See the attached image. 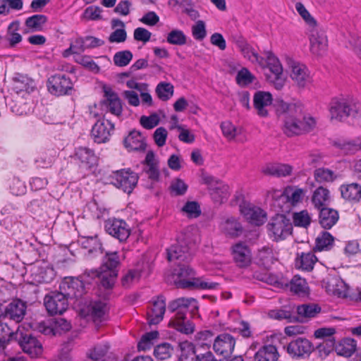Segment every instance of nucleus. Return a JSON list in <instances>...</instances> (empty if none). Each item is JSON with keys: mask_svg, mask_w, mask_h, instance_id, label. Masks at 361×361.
Here are the masks:
<instances>
[{"mask_svg": "<svg viewBox=\"0 0 361 361\" xmlns=\"http://www.w3.org/2000/svg\"><path fill=\"white\" fill-rule=\"evenodd\" d=\"M277 114L282 121V130L288 137L307 134L314 130L317 121L314 117L304 113L300 103L277 100L275 103Z\"/></svg>", "mask_w": 361, "mask_h": 361, "instance_id": "obj_1", "label": "nucleus"}, {"mask_svg": "<svg viewBox=\"0 0 361 361\" xmlns=\"http://www.w3.org/2000/svg\"><path fill=\"white\" fill-rule=\"evenodd\" d=\"M168 309L172 312H176L175 317L169 323L171 327L187 335L194 332L195 325L186 319L185 314L188 312H190L192 316L197 313L199 306L195 298H177L169 302Z\"/></svg>", "mask_w": 361, "mask_h": 361, "instance_id": "obj_2", "label": "nucleus"}, {"mask_svg": "<svg viewBox=\"0 0 361 361\" xmlns=\"http://www.w3.org/2000/svg\"><path fill=\"white\" fill-rule=\"evenodd\" d=\"M123 257L118 252H106L99 269L86 270L84 278L87 276L97 279L96 282L100 283L104 288H111L118 276V267Z\"/></svg>", "mask_w": 361, "mask_h": 361, "instance_id": "obj_3", "label": "nucleus"}, {"mask_svg": "<svg viewBox=\"0 0 361 361\" xmlns=\"http://www.w3.org/2000/svg\"><path fill=\"white\" fill-rule=\"evenodd\" d=\"M174 281L178 287L188 289L212 290L219 286L203 277H195V271L187 264L178 262L173 271Z\"/></svg>", "mask_w": 361, "mask_h": 361, "instance_id": "obj_4", "label": "nucleus"}, {"mask_svg": "<svg viewBox=\"0 0 361 361\" xmlns=\"http://www.w3.org/2000/svg\"><path fill=\"white\" fill-rule=\"evenodd\" d=\"M197 231L195 227L189 226L178 235L176 243L166 250L169 262H187L190 259V250L197 241Z\"/></svg>", "mask_w": 361, "mask_h": 361, "instance_id": "obj_5", "label": "nucleus"}, {"mask_svg": "<svg viewBox=\"0 0 361 361\" xmlns=\"http://www.w3.org/2000/svg\"><path fill=\"white\" fill-rule=\"evenodd\" d=\"M331 119L343 121L347 118H361V103L349 98H333L329 106Z\"/></svg>", "mask_w": 361, "mask_h": 361, "instance_id": "obj_6", "label": "nucleus"}, {"mask_svg": "<svg viewBox=\"0 0 361 361\" xmlns=\"http://www.w3.org/2000/svg\"><path fill=\"white\" fill-rule=\"evenodd\" d=\"M138 176L130 169H121L113 171L106 177V181L123 192L130 194L136 186Z\"/></svg>", "mask_w": 361, "mask_h": 361, "instance_id": "obj_7", "label": "nucleus"}, {"mask_svg": "<svg viewBox=\"0 0 361 361\" xmlns=\"http://www.w3.org/2000/svg\"><path fill=\"white\" fill-rule=\"evenodd\" d=\"M267 228L269 237L277 242L291 234L293 225L285 215L276 214L269 220Z\"/></svg>", "mask_w": 361, "mask_h": 361, "instance_id": "obj_8", "label": "nucleus"}, {"mask_svg": "<svg viewBox=\"0 0 361 361\" xmlns=\"http://www.w3.org/2000/svg\"><path fill=\"white\" fill-rule=\"evenodd\" d=\"M82 280L78 278L68 277L65 278L60 283V293L64 295V297L68 299H79L85 293V283H90L91 277L87 276L84 278V274L80 276Z\"/></svg>", "mask_w": 361, "mask_h": 361, "instance_id": "obj_9", "label": "nucleus"}, {"mask_svg": "<svg viewBox=\"0 0 361 361\" xmlns=\"http://www.w3.org/2000/svg\"><path fill=\"white\" fill-rule=\"evenodd\" d=\"M203 184H205L209 191L212 200L216 203H223L229 196V187L221 180L203 172L201 175Z\"/></svg>", "mask_w": 361, "mask_h": 361, "instance_id": "obj_10", "label": "nucleus"}, {"mask_svg": "<svg viewBox=\"0 0 361 361\" xmlns=\"http://www.w3.org/2000/svg\"><path fill=\"white\" fill-rule=\"evenodd\" d=\"M48 91L55 96L71 94L73 89V83L69 76L56 73L51 75L47 80Z\"/></svg>", "mask_w": 361, "mask_h": 361, "instance_id": "obj_11", "label": "nucleus"}, {"mask_svg": "<svg viewBox=\"0 0 361 361\" xmlns=\"http://www.w3.org/2000/svg\"><path fill=\"white\" fill-rule=\"evenodd\" d=\"M15 341L21 347L23 350L31 357H37L42 355L43 348L42 343L30 334H24L18 328L15 332Z\"/></svg>", "mask_w": 361, "mask_h": 361, "instance_id": "obj_12", "label": "nucleus"}, {"mask_svg": "<svg viewBox=\"0 0 361 361\" xmlns=\"http://www.w3.org/2000/svg\"><path fill=\"white\" fill-rule=\"evenodd\" d=\"M284 348L293 358H305L314 350L312 343L308 339L300 337L293 339Z\"/></svg>", "mask_w": 361, "mask_h": 361, "instance_id": "obj_13", "label": "nucleus"}, {"mask_svg": "<svg viewBox=\"0 0 361 361\" xmlns=\"http://www.w3.org/2000/svg\"><path fill=\"white\" fill-rule=\"evenodd\" d=\"M268 54L269 64L265 69H268L271 75L267 76V79L276 90H280L285 84V79L283 77V67L279 59L274 54Z\"/></svg>", "mask_w": 361, "mask_h": 361, "instance_id": "obj_14", "label": "nucleus"}, {"mask_svg": "<svg viewBox=\"0 0 361 361\" xmlns=\"http://www.w3.org/2000/svg\"><path fill=\"white\" fill-rule=\"evenodd\" d=\"M306 190L298 186L289 185L284 188L283 191L271 190L268 195L272 198L276 197H285L286 200L292 206H296L301 203L305 195Z\"/></svg>", "mask_w": 361, "mask_h": 361, "instance_id": "obj_15", "label": "nucleus"}, {"mask_svg": "<svg viewBox=\"0 0 361 361\" xmlns=\"http://www.w3.org/2000/svg\"><path fill=\"white\" fill-rule=\"evenodd\" d=\"M287 65L290 71L291 79L300 87H305L310 82L311 78L307 66L290 58L287 59Z\"/></svg>", "mask_w": 361, "mask_h": 361, "instance_id": "obj_16", "label": "nucleus"}, {"mask_svg": "<svg viewBox=\"0 0 361 361\" xmlns=\"http://www.w3.org/2000/svg\"><path fill=\"white\" fill-rule=\"evenodd\" d=\"M44 306L50 314H61L68 308V300L59 292L47 295L44 300Z\"/></svg>", "mask_w": 361, "mask_h": 361, "instance_id": "obj_17", "label": "nucleus"}, {"mask_svg": "<svg viewBox=\"0 0 361 361\" xmlns=\"http://www.w3.org/2000/svg\"><path fill=\"white\" fill-rule=\"evenodd\" d=\"M114 125L104 118L99 119L92 128L91 135L97 143H105L109 140Z\"/></svg>", "mask_w": 361, "mask_h": 361, "instance_id": "obj_18", "label": "nucleus"}, {"mask_svg": "<svg viewBox=\"0 0 361 361\" xmlns=\"http://www.w3.org/2000/svg\"><path fill=\"white\" fill-rule=\"evenodd\" d=\"M105 231L119 241H125L130 234V229L122 219H109L105 221Z\"/></svg>", "mask_w": 361, "mask_h": 361, "instance_id": "obj_19", "label": "nucleus"}, {"mask_svg": "<svg viewBox=\"0 0 361 361\" xmlns=\"http://www.w3.org/2000/svg\"><path fill=\"white\" fill-rule=\"evenodd\" d=\"M240 211L249 223L255 226L262 225L267 219V213L260 207L250 203L241 204Z\"/></svg>", "mask_w": 361, "mask_h": 361, "instance_id": "obj_20", "label": "nucleus"}, {"mask_svg": "<svg viewBox=\"0 0 361 361\" xmlns=\"http://www.w3.org/2000/svg\"><path fill=\"white\" fill-rule=\"evenodd\" d=\"M235 345V340L233 336L228 334H222L214 339L213 349L216 353L226 357L233 353Z\"/></svg>", "mask_w": 361, "mask_h": 361, "instance_id": "obj_21", "label": "nucleus"}, {"mask_svg": "<svg viewBox=\"0 0 361 361\" xmlns=\"http://www.w3.org/2000/svg\"><path fill=\"white\" fill-rule=\"evenodd\" d=\"M239 47L245 58L251 63L259 65L263 69H265L269 64L268 54H274L270 51H266L263 53L264 56H261L252 46L245 42L239 44Z\"/></svg>", "mask_w": 361, "mask_h": 361, "instance_id": "obj_22", "label": "nucleus"}, {"mask_svg": "<svg viewBox=\"0 0 361 361\" xmlns=\"http://www.w3.org/2000/svg\"><path fill=\"white\" fill-rule=\"evenodd\" d=\"M310 51L317 56L324 55L328 47L326 36L322 32H319L314 27L310 31Z\"/></svg>", "mask_w": 361, "mask_h": 361, "instance_id": "obj_23", "label": "nucleus"}, {"mask_svg": "<svg viewBox=\"0 0 361 361\" xmlns=\"http://www.w3.org/2000/svg\"><path fill=\"white\" fill-rule=\"evenodd\" d=\"M73 159L80 163V166L91 169L97 164V157L94 151L86 147L75 148Z\"/></svg>", "mask_w": 361, "mask_h": 361, "instance_id": "obj_24", "label": "nucleus"}, {"mask_svg": "<svg viewBox=\"0 0 361 361\" xmlns=\"http://www.w3.org/2000/svg\"><path fill=\"white\" fill-rule=\"evenodd\" d=\"M233 259L240 267L249 266L252 261V255L250 247L245 243L239 242L232 247Z\"/></svg>", "mask_w": 361, "mask_h": 361, "instance_id": "obj_25", "label": "nucleus"}, {"mask_svg": "<svg viewBox=\"0 0 361 361\" xmlns=\"http://www.w3.org/2000/svg\"><path fill=\"white\" fill-rule=\"evenodd\" d=\"M272 95L268 92L257 91L253 97V105L257 114L266 117L269 114L268 108L271 105Z\"/></svg>", "mask_w": 361, "mask_h": 361, "instance_id": "obj_26", "label": "nucleus"}, {"mask_svg": "<svg viewBox=\"0 0 361 361\" xmlns=\"http://www.w3.org/2000/svg\"><path fill=\"white\" fill-rule=\"evenodd\" d=\"M166 310V302L163 296H159L153 301L151 308L147 311L148 323L157 324L162 319Z\"/></svg>", "mask_w": 361, "mask_h": 361, "instance_id": "obj_27", "label": "nucleus"}, {"mask_svg": "<svg viewBox=\"0 0 361 361\" xmlns=\"http://www.w3.org/2000/svg\"><path fill=\"white\" fill-rule=\"evenodd\" d=\"M37 87L35 81L26 75L15 73L13 78V90L18 94L32 92Z\"/></svg>", "mask_w": 361, "mask_h": 361, "instance_id": "obj_28", "label": "nucleus"}, {"mask_svg": "<svg viewBox=\"0 0 361 361\" xmlns=\"http://www.w3.org/2000/svg\"><path fill=\"white\" fill-rule=\"evenodd\" d=\"M105 100L104 103L114 115L119 116L123 111L122 103L118 94L110 87H104Z\"/></svg>", "mask_w": 361, "mask_h": 361, "instance_id": "obj_29", "label": "nucleus"}, {"mask_svg": "<svg viewBox=\"0 0 361 361\" xmlns=\"http://www.w3.org/2000/svg\"><path fill=\"white\" fill-rule=\"evenodd\" d=\"M26 311L25 304L20 300H15L5 308L4 317L20 322L24 317Z\"/></svg>", "mask_w": 361, "mask_h": 361, "instance_id": "obj_30", "label": "nucleus"}, {"mask_svg": "<svg viewBox=\"0 0 361 361\" xmlns=\"http://www.w3.org/2000/svg\"><path fill=\"white\" fill-rule=\"evenodd\" d=\"M341 197L351 203H357L361 200V185L357 183L342 184L339 187Z\"/></svg>", "mask_w": 361, "mask_h": 361, "instance_id": "obj_31", "label": "nucleus"}, {"mask_svg": "<svg viewBox=\"0 0 361 361\" xmlns=\"http://www.w3.org/2000/svg\"><path fill=\"white\" fill-rule=\"evenodd\" d=\"M109 307L105 302L95 300L87 306V314L90 315L95 322L105 321L108 318Z\"/></svg>", "mask_w": 361, "mask_h": 361, "instance_id": "obj_32", "label": "nucleus"}, {"mask_svg": "<svg viewBox=\"0 0 361 361\" xmlns=\"http://www.w3.org/2000/svg\"><path fill=\"white\" fill-rule=\"evenodd\" d=\"M324 287L329 295L345 297L346 289L344 282L337 276H329L324 280Z\"/></svg>", "mask_w": 361, "mask_h": 361, "instance_id": "obj_33", "label": "nucleus"}, {"mask_svg": "<svg viewBox=\"0 0 361 361\" xmlns=\"http://www.w3.org/2000/svg\"><path fill=\"white\" fill-rule=\"evenodd\" d=\"M311 202L317 209L326 207L331 202L329 190L323 186L317 188L312 192Z\"/></svg>", "mask_w": 361, "mask_h": 361, "instance_id": "obj_34", "label": "nucleus"}, {"mask_svg": "<svg viewBox=\"0 0 361 361\" xmlns=\"http://www.w3.org/2000/svg\"><path fill=\"white\" fill-rule=\"evenodd\" d=\"M110 345L107 343H102L95 345L88 350L87 356L94 361H114V357L108 355Z\"/></svg>", "mask_w": 361, "mask_h": 361, "instance_id": "obj_35", "label": "nucleus"}, {"mask_svg": "<svg viewBox=\"0 0 361 361\" xmlns=\"http://www.w3.org/2000/svg\"><path fill=\"white\" fill-rule=\"evenodd\" d=\"M319 222L322 227L329 229L334 226L339 219L338 212L329 207L319 209Z\"/></svg>", "mask_w": 361, "mask_h": 361, "instance_id": "obj_36", "label": "nucleus"}, {"mask_svg": "<svg viewBox=\"0 0 361 361\" xmlns=\"http://www.w3.org/2000/svg\"><path fill=\"white\" fill-rule=\"evenodd\" d=\"M124 145L129 151H142L145 149L146 143L139 131L132 130L124 140Z\"/></svg>", "mask_w": 361, "mask_h": 361, "instance_id": "obj_37", "label": "nucleus"}, {"mask_svg": "<svg viewBox=\"0 0 361 361\" xmlns=\"http://www.w3.org/2000/svg\"><path fill=\"white\" fill-rule=\"evenodd\" d=\"M143 172L146 173L150 180L153 181H157L159 180V171L158 163L155 159L154 154L152 151L148 152L146 154Z\"/></svg>", "mask_w": 361, "mask_h": 361, "instance_id": "obj_38", "label": "nucleus"}, {"mask_svg": "<svg viewBox=\"0 0 361 361\" xmlns=\"http://www.w3.org/2000/svg\"><path fill=\"white\" fill-rule=\"evenodd\" d=\"M220 229L226 235L235 237L242 233L243 226L237 219L231 216L224 219L221 222Z\"/></svg>", "mask_w": 361, "mask_h": 361, "instance_id": "obj_39", "label": "nucleus"}, {"mask_svg": "<svg viewBox=\"0 0 361 361\" xmlns=\"http://www.w3.org/2000/svg\"><path fill=\"white\" fill-rule=\"evenodd\" d=\"M321 311V307L316 304L309 303L298 305L296 308L298 320L302 322L307 321L311 318L315 317Z\"/></svg>", "mask_w": 361, "mask_h": 361, "instance_id": "obj_40", "label": "nucleus"}, {"mask_svg": "<svg viewBox=\"0 0 361 361\" xmlns=\"http://www.w3.org/2000/svg\"><path fill=\"white\" fill-rule=\"evenodd\" d=\"M293 171V166L286 164H269L263 169V173L276 177H286L290 176Z\"/></svg>", "mask_w": 361, "mask_h": 361, "instance_id": "obj_41", "label": "nucleus"}, {"mask_svg": "<svg viewBox=\"0 0 361 361\" xmlns=\"http://www.w3.org/2000/svg\"><path fill=\"white\" fill-rule=\"evenodd\" d=\"M279 354L275 345H264L255 355V361H277Z\"/></svg>", "mask_w": 361, "mask_h": 361, "instance_id": "obj_42", "label": "nucleus"}, {"mask_svg": "<svg viewBox=\"0 0 361 361\" xmlns=\"http://www.w3.org/2000/svg\"><path fill=\"white\" fill-rule=\"evenodd\" d=\"M356 341L350 338L343 339L335 348L336 353L345 357H350L356 350Z\"/></svg>", "mask_w": 361, "mask_h": 361, "instance_id": "obj_43", "label": "nucleus"}, {"mask_svg": "<svg viewBox=\"0 0 361 361\" xmlns=\"http://www.w3.org/2000/svg\"><path fill=\"white\" fill-rule=\"evenodd\" d=\"M317 258L313 252H302L301 255L296 259L295 265L298 268L305 271H311Z\"/></svg>", "mask_w": 361, "mask_h": 361, "instance_id": "obj_44", "label": "nucleus"}, {"mask_svg": "<svg viewBox=\"0 0 361 361\" xmlns=\"http://www.w3.org/2000/svg\"><path fill=\"white\" fill-rule=\"evenodd\" d=\"M75 43L78 44L81 51H83L86 49L101 47L104 44V41L93 36H87L77 39Z\"/></svg>", "mask_w": 361, "mask_h": 361, "instance_id": "obj_45", "label": "nucleus"}, {"mask_svg": "<svg viewBox=\"0 0 361 361\" xmlns=\"http://www.w3.org/2000/svg\"><path fill=\"white\" fill-rule=\"evenodd\" d=\"M256 259L258 263L266 268L270 267L274 262L273 250L269 247H263L259 250Z\"/></svg>", "mask_w": 361, "mask_h": 361, "instance_id": "obj_46", "label": "nucleus"}, {"mask_svg": "<svg viewBox=\"0 0 361 361\" xmlns=\"http://www.w3.org/2000/svg\"><path fill=\"white\" fill-rule=\"evenodd\" d=\"M337 177L334 171L326 168L317 169L314 172V180L319 183L333 182Z\"/></svg>", "mask_w": 361, "mask_h": 361, "instance_id": "obj_47", "label": "nucleus"}, {"mask_svg": "<svg viewBox=\"0 0 361 361\" xmlns=\"http://www.w3.org/2000/svg\"><path fill=\"white\" fill-rule=\"evenodd\" d=\"M83 248L88 250L90 254L102 253V243L97 235L84 238L81 241Z\"/></svg>", "mask_w": 361, "mask_h": 361, "instance_id": "obj_48", "label": "nucleus"}, {"mask_svg": "<svg viewBox=\"0 0 361 361\" xmlns=\"http://www.w3.org/2000/svg\"><path fill=\"white\" fill-rule=\"evenodd\" d=\"M334 243L333 236L328 232H322L316 239L314 251H322L329 250Z\"/></svg>", "mask_w": 361, "mask_h": 361, "instance_id": "obj_49", "label": "nucleus"}, {"mask_svg": "<svg viewBox=\"0 0 361 361\" xmlns=\"http://www.w3.org/2000/svg\"><path fill=\"white\" fill-rule=\"evenodd\" d=\"M47 21V17L42 14H36L27 18L25 25L32 31H41Z\"/></svg>", "mask_w": 361, "mask_h": 361, "instance_id": "obj_50", "label": "nucleus"}, {"mask_svg": "<svg viewBox=\"0 0 361 361\" xmlns=\"http://www.w3.org/2000/svg\"><path fill=\"white\" fill-rule=\"evenodd\" d=\"M312 222V216L307 210L304 209L293 214V223L297 227L307 228Z\"/></svg>", "mask_w": 361, "mask_h": 361, "instance_id": "obj_51", "label": "nucleus"}, {"mask_svg": "<svg viewBox=\"0 0 361 361\" xmlns=\"http://www.w3.org/2000/svg\"><path fill=\"white\" fill-rule=\"evenodd\" d=\"M156 93L162 101H168L173 94L174 87L170 82H161L156 87Z\"/></svg>", "mask_w": 361, "mask_h": 361, "instance_id": "obj_52", "label": "nucleus"}, {"mask_svg": "<svg viewBox=\"0 0 361 361\" xmlns=\"http://www.w3.org/2000/svg\"><path fill=\"white\" fill-rule=\"evenodd\" d=\"M56 157V151L54 149L42 152L35 159L37 167L48 168L51 166Z\"/></svg>", "mask_w": 361, "mask_h": 361, "instance_id": "obj_53", "label": "nucleus"}, {"mask_svg": "<svg viewBox=\"0 0 361 361\" xmlns=\"http://www.w3.org/2000/svg\"><path fill=\"white\" fill-rule=\"evenodd\" d=\"M166 42L172 45L183 46L187 43V36L182 30L173 29L168 33Z\"/></svg>", "mask_w": 361, "mask_h": 361, "instance_id": "obj_54", "label": "nucleus"}, {"mask_svg": "<svg viewBox=\"0 0 361 361\" xmlns=\"http://www.w3.org/2000/svg\"><path fill=\"white\" fill-rule=\"evenodd\" d=\"M159 336V332L157 331H152L145 334L140 342L137 344V348L140 351H145L152 348L154 344V341Z\"/></svg>", "mask_w": 361, "mask_h": 361, "instance_id": "obj_55", "label": "nucleus"}, {"mask_svg": "<svg viewBox=\"0 0 361 361\" xmlns=\"http://www.w3.org/2000/svg\"><path fill=\"white\" fill-rule=\"evenodd\" d=\"M221 129L224 136L228 140H233L240 133L241 129L235 127L231 122L226 121L221 123Z\"/></svg>", "mask_w": 361, "mask_h": 361, "instance_id": "obj_56", "label": "nucleus"}, {"mask_svg": "<svg viewBox=\"0 0 361 361\" xmlns=\"http://www.w3.org/2000/svg\"><path fill=\"white\" fill-rule=\"evenodd\" d=\"M290 289L295 294L305 295L307 293L308 287L304 279L295 276L290 281Z\"/></svg>", "mask_w": 361, "mask_h": 361, "instance_id": "obj_57", "label": "nucleus"}, {"mask_svg": "<svg viewBox=\"0 0 361 361\" xmlns=\"http://www.w3.org/2000/svg\"><path fill=\"white\" fill-rule=\"evenodd\" d=\"M18 26L19 24L16 22L11 23L8 27L6 37L11 47H14L22 41L21 35L16 32L18 30Z\"/></svg>", "mask_w": 361, "mask_h": 361, "instance_id": "obj_58", "label": "nucleus"}, {"mask_svg": "<svg viewBox=\"0 0 361 361\" xmlns=\"http://www.w3.org/2000/svg\"><path fill=\"white\" fill-rule=\"evenodd\" d=\"M14 334L6 324L0 322V348L4 349L9 341L14 340Z\"/></svg>", "mask_w": 361, "mask_h": 361, "instance_id": "obj_59", "label": "nucleus"}, {"mask_svg": "<svg viewBox=\"0 0 361 361\" xmlns=\"http://www.w3.org/2000/svg\"><path fill=\"white\" fill-rule=\"evenodd\" d=\"M173 347L168 343L158 345L154 350V355L157 360H164L169 358L173 353Z\"/></svg>", "mask_w": 361, "mask_h": 361, "instance_id": "obj_60", "label": "nucleus"}, {"mask_svg": "<svg viewBox=\"0 0 361 361\" xmlns=\"http://www.w3.org/2000/svg\"><path fill=\"white\" fill-rule=\"evenodd\" d=\"M133 59V54L128 50L120 51L116 52L113 58L116 66L123 67L127 66Z\"/></svg>", "mask_w": 361, "mask_h": 361, "instance_id": "obj_61", "label": "nucleus"}, {"mask_svg": "<svg viewBox=\"0 0 361 361\" xmlns=\"http://www.w3.org/2000/svg\"><path fill=\"white\" fill-rule=\"evenodd\" d=\"M181 211L190 218H197L201 214L199 204L195 201H188L182 207Z\"/></svg>", "mask_w": 361, "mask_h": 361, "instance_id": "obj_62", "label": "nucleus"}, {"mask_svg": "<svg viewBox=\"0 0 361 361\" xmlns=\"http://www.w3.org/2000/svg\"><path fill=\"white\" fill-rule=\"evenodd\" d=\"M188 185L180 178L173 180L170 185V192L173 195H183L188 190Z\"/></svg>", "mask_w": 361, "mask_h": 361, "instance_id": "obj_63", "label": "nucleus"}, {"mask_svg": "<svg viewBox=\"0 0 361 361\" xmlns=\"http://www.w3.org/2000/svg\"><path fill=\"white\" fill-rule=\"evenodd\" d=\"M75 61L94 73H98L100 71L99 66L90 56H78Z\"/></svg>", "mask_w": 361, "mask_h": 361, "instance_id": "obj_64", "label": "nucleus"}]
</instances>
